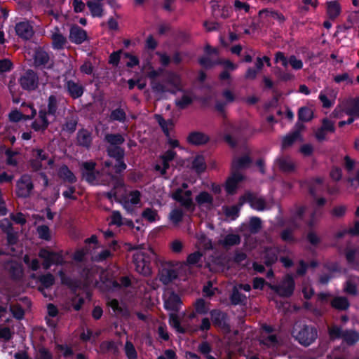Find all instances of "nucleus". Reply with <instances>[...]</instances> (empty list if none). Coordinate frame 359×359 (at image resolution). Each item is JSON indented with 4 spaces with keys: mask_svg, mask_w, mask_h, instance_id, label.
I'll return each mask as SVG.
<instances>
[{
    "mask_svg": "<svg viewBox=\"0 0 359 359\" xmlns=\"http://www.w3.org/2000/svg\"><path fill=\"white\" fill-rule=\"evenodd\" d=\"M313 118V111L308 107H302L298 111V119L302 122H309Z\"/></svg>",
    "mask_w": 359,
    "mask_h": 359,
    "instance_id": "nucleus-45",
    "label": "nucleus"
},
{
    "mask_svg": "<svg viewBox=\"0 0 359 359\" xmlns=\"http://www.w3.org/2000/svg\"><path fill=\"white\" fill-rule=\"evenodd\" d=\"M125 353L128 359H137V353L133 345L130 341H126L125 344Z\"/></svg>",
    "mask_w": 359,
    "mask_h": 359,
    "instance_id": "nucleus-56",
    "label": "nucleus"
},
{
    "mask_svg": "<svg viewBox=\"0 0 359 359\" xmlns=\"http://www.w3.org/2000/svg\"><path fill=\"white\" fill-rule=\"evenodd\" d=\"M344 330L341 327L338 325H332L328 328V334L332 340L343 339Z\"/></svg>",
    "mask_w": 359,
    "mask_h": 359,
    "instance_id": "nucleus-53",
    "label": "nucleus"
},
{
    "mask_svg": "<svg viewBox=\"0 0 359 359\" xmlns=\"http://www.w3.org/2000/svg\"><path fill=\"white\" fill-rule=\"evenodd\" d=\"M170 196L186 210L191 212L195 210L196 205L191 197L192 191L191 190L182 191V188H177L172 192Z\"/></svg>",
    "mask_w": 359,
    "mask_h": 359,
    "instance_id": "nucleus-5",
    "label": "nucleus"
},
{
    "mask_svg": "<svg viewBox=\"0 0 359 359\" xmlns=\"http://www.w3.org/2000/svg\"><path fill=\"white\" fill-rule=\"evenodd\" d=\"M38 256L42 262L43 269L48 270L52 266H62L65 264L62 251L55 252L47 248H42L39 250Z\"/></svg>",
    "mask_w": 359,
    "mask_h": 359,
    "instance_id": "nucleus-2",
    "label": "nucleus"
},
{
    "mask_svg": "<svg viewBox=\"0 0 359 359\" xmlns=\"http://www.w3.org/2000/svg\"><path fill=\"white\" fill-rule=\"evenodd\" d=\"M331 306L339 311H346L350 306V302L346 297H336L331 301Z\"/></svg>",
    "mask_w": 359,
    "mask_h": 359,
    "instance_id": "nucleus-37",
    "label": "nucleus"
},
{
    "mask_svg": "<svg viewBox=\"0 0 359 359\" xmlns=\"http://www.w3.org/2000/svg\"><path fill=\"white\" fill-rule=\"evenodd\" d=\"M299 139H300V137L291 131L283 137L282 140V148L285 149L291 147Z\"/></svg>",
    "mask_w": 359,
    "mask_h": 359,
    "instance_id": "nucleus-54",
    "label": "nucleus"
},
{
    "mask_svg": "<svg viewBox=\"0 0 359 359\" xmlns=\"http://www.w3.org/2000/svg\"><path fill=\"white\" fill-rule=\"evenodd\" d=\"M292 334L301 345L308 347L317 339L318 330L312 325L304 324L295 326Z\"/></svg>",
    "mask_w": 359,
    "mask_h": 359,
    "instance_id": "nucleus-1",
    "label": "nucleus"
},
{
    "mask_svg": "<svg viewBox=\"0 0 359 359\" xmlns=\"http://www.w3.org/2000/svg\"><path fill=\"white\" fill-rule=\"evenodd\" d=\"M346 114L349 116H355L359 118V97L354 100L352 107L348 109Z\"/></svg>",
    "mask_w": 359,
    "mask_h": 359,
    "instance_id": "nucleus-64",
    "label": "nucleus"
},
{
    "mask_svg": "<svg viewBox=\"0 0 359 359\" xmlns=\"http://www.w3.org/2000/svg\"><path fill=\"white\" fill-rule=\"evenodd\" d=\"M34 184L29 175H22L16 182L15 194L18 197L26 198L29 197Z\"/></svg>",
    "mask_w": 359,
    "mask_h": 359,
    "instance_id": "nucleus-11",
    "label": "nucleus"
},
{
    "mask_svg": "<svg viewBox=\"0 0 359 359\" xmlns=\"http://www.w3.org/2000/svg\"><path fill=\"white\" fill-rule=\"evenodd\" d=\"M64 88L73 100H76L82 97L85 91V88L81 83L72 79L65 81Z\"/></svg>",
    "mask_w": 359,
    "mask_h": 359,
    "instance_id": "nucleus-16",
    "label": "nucleus"
},
{
    "mask_svg": "<svg viewBox=\"0 0 359 359\" xmlns=\"http://www.w3.org/2000/svg\"><path fill=\"white\" fill-rule=\"evenodd\" d=\"M93 17L101 18L103 16L102 4L93 1H88L86 3Z\"/></svg>",
    "mask_w": 359,
    "mask_h": 359,
    "instance_id": "nucleus-40",
    "label": "nucleus"
},
{
    "mask_svg": "<svg viewBox=\"0 0 359 359\" xmlns=\"http://www.w3.org/2000/svg\"><path fill=\"white\" fill-rule=\"evenodd\" d=\"M351 241H348L346 247H344L337 242L332 243L331 246L336 248L339 253H344L347 263L350 265H354V269L359 271V264L355 260L358 250L355 248H351Z\"/></svg>",
    "mask_w": 359,
    "mask_h": 359,
    "instance_id": "nucleus-9",
    "label": "nucleus"
},
{
    "mask_svg": "<svg viewBox=\"0 0 359 359\" xmlns=\"http://www.w3.org/2000/svg\"><path fill=\"white\" fill-rule=\"evenodd\" d=\"M252 163L251 157L248 155H243L232 161L231 170L239 172L240 170L248 168Z\"/></svg>",
    "mask_w": 359,
    "mask_h": 359,
    "instance_id": "nucleus-25",
    "label": "nucleus"
},
{
    "mask_svg": "<svg viewBox=\"0 0 359 359\" xmlns=\"http://www.w3.org/2000/svg\"><path fill=\"white\" fill-rule=\"evenodd\" d=\"M20 87L27 91L35 90L39 86V76L33 69H27L20 76L19 80Z\"/></svg>",
    "mask_w": 359,
    "mask_h": 359,
    "instance_id": "nucleus-8",
    "label": "nucleus"
},
{
    "mask_svg": "<svg viewBox=\"0 0 359 359\" xmlns=\"http://www.w3.org/2000/svg\"><path fill=\"white\" fill-rule=\"evenodd\" d=\"M177 278V273L175 269H163L160 273L159 280L164 284L168 285Z\"/></svg>",
    "mask_w": 359,
    "mask_h": 359,
    "instance_id": "nucleus-31",
    "label": "nucleus"
},
{
    "mask_svg": "<svg viewBox=\"0 0 359 359\" xmlns=\"http://www.w3.org/2000/svg\"><path fill=\"white\" fill-rule=\"evenodd\" d=\"M209 314L214 327L219 328L225 332H230V319L226 312L219 309H214L210 311Z\"/></svg>",
    "mask_w": 359,
    "mask_h": 359,
    "instance_id": "nucleus-6",
    "label": "nucleus"
},
{
    "mask_svg": "<svg viewBox=\"0 0 359 359\" xmlns=\"http://www.w3.org/2000/svg\"><path fill=\"white\" fill-rule=\"evenodd\" d=\"M245 178V176L240 172H235L231 170V175L226 180L224 184V189L227 195H234L238 188V184L244 181Z\"/></svg>",
    "mask_w": 359,
    "mask_h": 359,
    "instance_id": "nucleus-14",
    "label": "nucleus"
},
{
    "mask_svg": "<svg viewBox=\"0 0 359 359\" xmlns=\"http://www.w3.org/2000/svg\"><path fill=\"white\" fill-rule=\"evenodd\" d=\"M38 280L41 286L45 288H49L55 283V277L52 273H48L39 276Z\"/></svg>",
    "mask_w": 359,
    "mask_h": 359,
    "instance_id": "nucleus-50",
    "label": "nucleus"
},
{
    "mask_svg": "<svg viewBox=\"0 0 359 359\" xmlns=\"http://www.w3.org/2000/svg\"><path fill=\"white\" fill-rule=\"evenodd\" d=\"M169 324L171 327L175 328L178 333L185 334L187 332L186 329L181 325L178 316L175 313H170Z\"/></svg>",
    "mask_w": 359,
    "mask_h": 359,
    "instance_id": "nucleus-44",
    "label": "nucleus"
},
{
    "mask_svg": "<svg viewBox=\"0 0 359 359\" xmlns=\"http://www.w3.org/2000/svg\"><path fill=\"white\" fill-rule=\"evenodd\" d=\"M344 290L346 293L353 296H356L358 294L357 285L351 280H347L345 283Z\"/></svg>",
    "mask_w": 359,
    "mask_h": 359,
    "instance_id": "nucleus-63",
    "label": "nucleus"
},
{
    "mask_svg": "<svg viewBox=\"0 0 359 359\" xmlns=\"http://www.w3.org/2000/svg\"><path fill=\"white\" fill-rule=\"evenodd\" d=\"M52 47L55 50H61L67 42L66 38L59 32L54 33L52 35Z\"/></svg>",
    "mask_w": 359,
    "mask_h": 359,
    "instance_id": "nucleus-43",
    "label": "nucleus"
},
{
    "mask_svg": "<svg viewBox=\"0 0 359 359\" xmlns=\"http://www.w3.org/2000/svg\"><path fill=\"white\" fill-rule=\"evenodd\" d=\"M10 311L15 319L20 320L24 318L25 311L20 304H16L11 306Z\"/></svg>",
    "mask_w": 359,
    "mask_h": 359,
    "instance_id": "nucleus-57",
    "label": "nucleus"
},
{
    "mask_svg": "<svg viewBox=\"0 0 359 359\" xmlns=\"http://www.w3.org/2000/svg\"><path fill=\"white\" fill-rule=\"evenodd\" d=\"M343 341L348 346H353L359 341V332L355 330H345Z\"/></svg>",
    "mask_w": 359,
    "mask_h": 359,
    "instance_id": "nucleus-38",
    "label": "nucleus"
},
{
    "mask_svg": "<svg viewBox=\"0 0 359 359\" xmlns=\"http://www.w3.org/2000/svg\"><path fill=\"white\" fill-rule=\"evenodd\" d=\"M192 169L198 174L203 172L207 168L205 158L203 155H196L191 163Z\"/></svg>",
    "mask_w": 359,
    "mask_h": 359,
    "instance_id": "nucleus-36",
    "label": "nucleus"
},
{
    "mask_svg": "<svg viewBox=\"0 0 359 359\" xmlns=\"http://www.w3.org/2000/svg\"><path fill=\"white\" fill-rule=\"evenodd\" d=\"M59 107V100L55 95H50L47 100V108L46 111L49 114L50 116L55 118L57 115V110Z\"/></svg>",
    "mask_w": 359,
    "mask_h": 359,
    "instance_id": "nucleus-29",
    "label": "nucleus"
},
{
    "mask_svg": "<svg viewBox=\"0 0 359 359\" xmlns=\"http://www.w3.org/2000/svg\"><path fill=\"white\" fill-rule=\"evenodd\" d=\"M278 250L276 248L266 247L262 254V260L267 267L273 266L278 260Z\"/></svg>",
    "mask_w": 359,
    "mask_h": 359,
    "instance_id": "nucleus-23",
    "label": "nucleus"
},
{
    "mask_svg": "<svg viewBox=\"0 0 359 359\" xmlns=\"http://www.w3.org/2000/svg\"><path fill=\"white\" fill-rule=\"evenodd\" d=\"M104 141L109 144L107 147H121L124 143L125 138L120 133H107Z\"/></svg>",
    "mask_w": 359,
    "mask_h": 359,
    "instance_id": "nucleus-30",
    "label": "nucleus"
},
{
    "mask_svg": "<svg viewBox=\"0 0 359 359\" xmlns=\"http://www.w3.org/2000/svg\"><path fill=\"white\" fill-rule=\"evenodd\" d=\"M262 219L256 216L250 217L248 224V231L252 234L258 233L262 229Z\"/></svg>",
    "mask_w": 359,
    "mask_h": 359,
    "instance_id": "nucleus-46",
    "label": "nucleus"
},
{
    "mask_svg": "<svg viewBox=\"0 0 359 359\" xmlns=\"http://www.w3.org/2000/svg\"><path fill=\"white\" fill-rule=\"evenodd\" d=\"M164 309L167 311L178 312L180 310L182 304L180 297L178 294L172 291L167 297L163 298Z\"/></svg>",
    "mask_w": 359,
    "mask_h": 359,
    "instance_id": "nucleus-18",
    "label": "nucleus"
},
{
    "mask_svg": "<svg viewBox=\"0 0 359 359\" xmlns=\"http://www.w3.org/2000/svg\"><path fill=\"white\" fill-rule=\"evenodd\" d=\"M192 102L193 99L187 95H183L180 100H175L176 106L180 109H186L189 105L191 104Z\"/></svg>",
    "mask_w": 359,
    "mask_h": 359,
    "instance_id": "nucleus-59",
    "label": "nucleus"
},
{
    "mask_svg": "<svg viewBox=\"0 0 359 359\" xmlns=\"http://www.w3.org/2000/svg\"><path fill=\"white\" fill-rule=\"evenodd\" d=\"M196 204L199 206L205 205L208 210L213 207L214 198L213 196L205 191H201L195 198Z\"/></svg>",
    "mask_w": 359,
    "mask_h": 359,
    "instance_id": "nucleus-27",
    "label": "nucleus"
},
{
    "mask_svg": "<svg viewBox=\"0 0 359 359\" xmlns=\"http://www.w3.org/2000/svg\"><path fill=\"white\" fill-rule=\"evenodd\" d=\"M15 31L16 35L25 41L31 39L34 34L33 26L28 20L17 22L15 26Z\"/></svg>",
    "mask_w": 359,
    "mask_h": 359,
    "instance_id": "nucleus-15",
    "label": "nucleus"
},
{
    "mask_svg": "<svg viewBox=\"0 0 359 359\" xmlns=\"http://www.w3.org/2000/svg\"><path fill=\"white\" fill-rule=\"evenodd\" d=\"M196 312L198 314L205 315L208 313V308L206 306L205 301L199 298L196 300L194 304Z\"/></svg>",
    "mask_w": 359,
    "mask_h": 359,
    "instance_id": "nucleus-60",
    "label": "nucleus"
},
{
    "mask_svg": "<svg viewBox=\"0 0 359 359\" xmlns=\"http://www.w3.org/2000/svg\"><path fill=\"white\" fill-rule=\"evenodd\" d=\"M241 241V238L238 234L229 233L225 236L221 243L224 248H227L239 245Z\"/></svg>",
    "mask_w": 359,
    "mask_h": 359,
    "instance_id": "nucleus-41",
    "label": "nucleus"
},
{
    "mask_svg": "<svg viewBox=\"0 0 359 359\" xmlns=\"http://www.w3.org/2000/svg\"><path fill=\"white\" fill-rule=\"evenodd\" d=\"M10 278L13 280H20L23 276V269L21 264L11 262L7 267Z\"/></svg>",
    "mask_w": 359,
    "mask_h": 359,
    "instance_id": "nucleus-28",
    "label": "nucleus"
},
{
    "mask_svg": "<svg viewBox=\"0 0 359 359\" xmlns=\"http://www.w3.org/2000/svg\"><path fill=\"white\" fill-rule=\"evenodd\" d=\"M198 62L201 66L206 69H211L215 65L222 64V60H212L208 56H202L198 58Z\"/></svg>",
    "mask_w": 359,
    "mask_h": 359,
    "instance_id": "nucleus-49",
    "label": "nucleus"
},
{
    "mask_svg": "<svg viewBox=\"0 0 359 359\" xmlns=\"http://www.w3.org/2000/svg\"><path fill=\"white\" fill-rule=\"evenodd\" d=\"M210 138L208 135L201 131H191L187 137V142L194 146H203L208 143Z\"/></svg>",
    "mask_w": 359,
    "mask_h": 359,
    "instance_id": "nucleus-20",
    "label": "nucleus"
},
{
    "mask_svg": "<svg viewBox=\"0 0 359 359\" xmlns=\"http://www.w3.org/2000/svg\"><path fill=\"white\" fill-rule=\"evenodd\" d=\"M57 176L64 182H67L71 184L77 182V177L74 173L65 164L61 165L58 169Z\"/></svg>",
    "mask_w": 359,
    "mask_h": 359,
    "instance_id": "nucleus-24",
    "label": "nucleus"
},
{
    "mask_svg": "<svg viewBox=\"0 0 359 359\" xmlns=\"http://www.w3.org/2000/svg\"><path fill=\"white\" fill-rule=\"evenodd\" d=\"M246 299V296L240 292L236 286L233 287L231 294L229 297L230 302L232 305L237 306L245 304Z\"/></svg>",
    "mask_w": 359,
    "mask_h": 359,
    "instance_id": "nucleus-34",
    "label": "nucleus"
},
{
    "mask_svg": "<svg viewBox=\"0 0 359 359\" xmlns=\"http://www.w3.org/2000/svg\"><path fill=\"white\" fill-rule=\"evenodd\" d=\"M264 14L267 17H271L273 19L277 20L280 23H283L285 20L284 15L281 13H279L276 11L265 8L259 11V16H262Z\"/></svg>",
    "mask_w": 359,
    "mask_h": 359,
    "instance_id": "nucleus-47",
    "label": "nucleus"
},
{
    "mask_svg": "<svg viewBox=\"0 0 359 359\" xmlns=\"http://www.w3.org/2000/svg\"><path fill=\"white\" fill-rule=\"evenodd\" d=\"M271 290L274 291L279 297L283 298L290 297L295 289V282L294 278L290 274H287L280 284L272 285L269 284Z\"/></svg>",
    "mask_w": 359,
    "mask_h": 359,
    "instance_id": "nucleus-4",
    "label": "nucleus"
},
{
    "mask_svg": "<svg viewBox=\"0 0 359 359\" xmlns=\"http://www.w3.org/2000/svg\"><path fill=\"white\" fill-rule=\"evenodd\" d=\"M36 232L40 239L50 241L51 240V233L49 227L47 225H39L36 228Z\"/></svg>",
    "mask_w": 359,
    "mask_h": 359,
    "instance_id": "nucleus-52",
    "label": "nucleus"
},
{
    "mask_svg": "<svg viewBox=\"0 0 359 359\" xmlns=\"http://www.w3.org/2000/svg\"><path fill=\"white\" fill-rule=\"evenodd\" d=\"M304 183L306 184L311 196L316 197L317 194V187L323 184V179L321 177H313L306 180Z\"/></svg>",
    "mask_w": 359,
    "mask_h": 359,
    "instance_id": "nucleus-39",
    "label": "nucleus"
},
{
    "mask_svg": "<svg viewBox=\"0 0 359 359\" xmlns=\"http://www.w3.org/2000/svg\"><path fill=\"white\" fill-rule=\"evenodd\" d=\"M155 118L158 125L160 126L162 131L164 135L169 137H170V130L168 128V125L172 126L173 123L171 119L166 121L161 115L156 114Z\"/></svg>",
    "mask_w": 359,
    "mask_h": 359,
    "instance_id": "nucleus-48",
    "label": "nucleus"
},
{
    "mask_svg": "<svg viewBox=\"0 0 359 359\" xmlns=\"http://www.w3.org/2000/svg\"><path fill=\"white\" fill-rule=\"evenodd\" d=\"M109 120L111 122L118 121L124 123L127 121V115L123 109L117 107L110 112L109 115Z\"/></svg>",
    "mask_w": 359,
    "mask_h": 359,
    "instance_id": "nucleus-33",
    "label": "nucleus"
},
{
    "mask_svg": "<svg viewBox=\"0 0 359 359\" xmlns=\"http://www.w3.org/2000/svg\"><path fill=\"white\" fill-rule=\"evenodd\" d=\"M78 123L79 117L77 116H68L66 118L62 129L69 134H72L76 131Z\"/></svg>",
    "mask_w": 359,
    "mask_h": 359,
    "instance_id": "nucleus-32",
    "label": "nucleus"
},
{
    "mask_svg": "<svg viewBox=\"0 0 359 359\" xmlns=\"http://www.w3.org/2000/svg\"><path fill=\"white\" fill-rule=\"evenodd\" d=\"M142 217L149 222H154L158 216L157 210L151 208H147L142 212Z\"/></svg>",
    "mask_w": 359,
    "mask_h": 359,
    "instance_id": "nucleus-55",
    "label": "nucleus"
},
{
    "mask_svg": "<svg viewBox=\"0 0 359 359\" xmlns=\"http://www.w3.org/2000/svg\"><path fill=\"white\" fill-rule=\"evenodd\" d=\"M48 114L46 109H41L38 113V119L34 120L32 124L31 128L36 132H45L50 125V121L48 119Z\"/></svg>",
    "mask_w": 359,
    "mask_h": 359,
    "instance_id": "nucleus-17",
    "label": "nucleus"
},
{
    "mask_svg": "<svg viewBox=\"0 0 359 359\" xmlns=\"http://www.w3.org/2000/svg\"><path fill=\"white\" fill-rule=\"evenodd\" d=\"M294 229L287 227L283 229L280 233V237L282 241L288 243H292L295 241L294 237L293 236V231Z\"/></svg>",
    "mask_w": 359,
    "mask_h": 359,
    "instance_id": "nucleus-58",
    "label": "nucleus"
},
{
    "mask_svg": "<svg viewBox=\"0 0 359 359\" xmlns=\"http://www.w3.org/2000/svg\"><path fill=\"white\" fill-rule=\"evenodd\" d=\"M95 167L96 163L93 161L83 162L81 167L82 177L91 185L99 184L97 178L100 172L95 169Z\"/></svg>",
    "mask_w": 359,
    "mask_h": 359,
    "instance_id": "nucleus-7",
    "label": "nucleus"
},
{
    "mask_svg": "<svg viewBox=\"0 0 359 359\" xmlns=\"http://www.w3.org/2000/svg\"><path fill=\"white\" fill-rule=\"evenodd\" d=\"M69 40L76 44H81L87 39V32L78 25H74L70 28Z\"/></svg>",
    "mask_w": 359,
    "mask_h": 359,
    "instance_id": "nucleus-22",
    "label": "nucleus"
},
{
    "mask_svg": "<svg viewBox=\"0 0 359 359\" xmlns=\"http://www.w3.org/2000/svg\"><path fill=\"white\" fill-rule=\"evenodd\" d=\"M248 203L250 208L257 211H264L267 209L266 201L263 197H257L254 194L248 191L239 198V205Z\"/></svg>",
    "mask_w": 359,
    "mask_h": 359,
    "instance_id": "nucleus-10",
    "label": "nucleus"
},
{
    "mask_svg": "<svg viewBox=\"0 0 359 359\" xmlns=\"http://www.w3.org/2000/svg\"><path fill=\"white\" fill-rule=\"evenodd\" d=\"M183 216L184 213L180 209H174L170 213V219L175 224L182 221Z\"/></svg>",
    "mask_w": 359,
    "mask_h": 359,
    "instance_id": "nucleus-62",
    "label": "nucleus"
},
{
    "mask_svg": "<svg viewBox=\"0 0 359 359\" xmlns=\"http://www.w3.org/2000/svg\"><path fill=\"white\" fill-rule=\"evenodd\" d=\"M241 139V129L234 125H229L225 130L224 141L232 149L237 147Z\"/></svg>",
    "mask_w": 359,
    "mask_h": 359,
    "instance_id": "nucleus-13",
    "label": "nucleus"
},
{
    "mask_svg": "<svg viewBox=\"0 0 359 359\" xmlns=\"http://www.w3.org/2000/svg\"><path fill=\"white\" fill-rule=\"evenodd\" d=\"M100 348L102 353H106L112 351L114 354L118 351V347L114 341H104L100 345Z\"/></svg>",
    "mask_w": 359,
    "mask_h": 359,
    "instance_id": "nucleus-51",
    "label": "nucleus"
},
{
    "mask_svg": "<svg viewBox=\"0 0 359 359\" xmlns=\"http://www.w3.org/2000/svg\"><path fill=\"white\" fill-rule=\"evenodd\" d=\"M276 165L284 173L293 172L296 169V165L291 157L289 156H282L276 159Z\"/></svg>",
    "mask_w": 359,
    "mask_h": 359,
    "instance_id": "nucleus-21",
    "label": "nucleus"
},
{
    "mask_svg": "<svg viewBox=\"0 0 359 359\" xmlns=\"http://www.w3.org/2000/svg\"><path fill=\"white\" fill-rule=\"evenodd\" d=\"M242 205H239V203L238 205H234L230 207H226L224 212L226 217H231L233 219L238 217L239 216L240 209Z\"/></svg>",
    "mask_w": 359,
    "mask_h": 359,
    "instance_id": "nucleus-61",
    "label": "nucleus"
},
{
    "mask_svg": "<svg viewBox=\"0 0 359 359\" xmlns=\"http://www.w3.org/2000/svg\"><path fill=\"white\" fill-rule=\"evenodd\" d=\"M107 155L115 160L124 159L125 150L121 147H107Z\"/></svg>",
    "mask_w": 359,
    "mask_h": 359,
    "instance_id": "nucleus-42",
    "label": "nucleus"
},
{
    "mask_svg": "<svg viewBox=\"0 0 359 359\" xmlns=\"http://www.w3.org/2000/svg\"><path fill=\"white\" fill-rule=\"evenodd\" d=\"M76 145L79 147L85 148L86 149H90L93 143V136L91 132L88 129L81 128L78 130L76 133Z\"/></svg>",
    "mask_w": 359,
    "mask_h": 359,
    "instance_id": "nucleus-19",
    "label": "nucleus"
},
{
    "mask_svg": "<svg viewBox=\"0 0 359 359\" xmlns=\"http://www.w3.org/2000/svg\"><path fill=\"white\" fill-rule=\"evenodd\" d=\"M151 260L150 255L143 251H137L133 255V262L135 265V271L146 277L149 276L152 272Z\"/></svg>",
    "mask_w": 359,
    "mask_h": 359,
    "instance_id": "nucleus-3",
    "label": "nucleus"
},
{
    "mask_svg": "<svg viewBox=\"0 0 359 359\" xmlns=\"http://www.w3.org/2000/svg\"><path fill=\"white\" fill-rule=\"evenodd\" d=\"M327 13L331 20L336 19L341 13V6L337 1L327 2Z\"/></svg>",
    "mask_w": 359,
    "mask_h": 359,
    "instance_id": "nucleus-35",
    "label": "nucleus"
},
{
    "mask_svg": "<svg viewBox=\"0 0 359 359\" xmlns=\"http://www.w3.org/2000/svg\"><path fill=\"white\" fill-rule=\"evenodd\" d=\"M107 304L117 316L126 318L130 316V312L128 308L125 305L121 304L116 299H109Z\"/></svg>",
    "mask_w": 359,
    "mask_h": 359,
    "instance_id": "nucleus-26",
    "label": "nucleus"
},
{
    "mask_svg": "<svg viewBox=\"0 0 359 359\" xmlns=\"http://www.w3.org/2000/svg\"><path fill=\"white\" fill-rule=\"evenodd\" d=\"M33 60L34 66L36 68H46L50 69L53 67V62L50 65H48L50 62V55L44 47L38 46L35 48L34 50Z\"/></svg>",
    "mask_w": 359,
    "mask_h": 359,
    "instance_id": "nucleus-12",
    "label": "nucleus"
}]
</instances>
